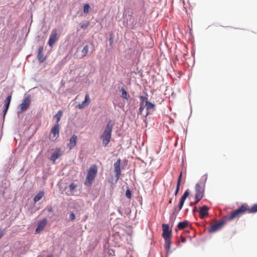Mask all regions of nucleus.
I'll return each instance as SVG.
<instances>
[{
	"label": "nucleus",
	"instance_id": "27",
	"mask_svg": "<svg viewBox=\"0 0 257 257\" xmlns=\"http://www.w3.org/2000/svg\"><path fill=\"white\" fill-rule=\"evenodd\" d=\"M90 10V7L89 4H86L84 5L83 7V12L85 14H87L89 12Z\"/></svg>",
	"mask_w": 257,
	"mask_h": 257
},
{
	"label": "nucleus",
	"instance_id": "15",
	"mask_svg": "<svg viewBox=\"0 0 257 257\" xmlns=\"http://www.w3.org/2000/svg\"><path fill=\"white\" fill-rule=\"evenodd\" d=\"M208 210L209 208L206 206H203V207H201L199 211L200 218H203L205 216L208 215Z\"/></svg>",
	"mask_w": 257,
	"mask_h": 257
},
{
	"label": "nucleus",
	"instance_id": "36",
	"mask_svg": "<svg viewBox=\"0 0 257 257\" xmlns=\"http://www.w3.org/2000/svg\"><path fill=\"white\" fill-rule=\"evenodd\" d=\"M185 199L184 198H181L180 199V202H182V203H184L185 201Z\"/></svg>",
	"mask_w": 257,
	"mask_h": 257
},
{
	"label": "nucleus",
	"instance_id": "20",
	"mask_svg": "<svg viewBox=\"0 0 257 257\" xmlns=\"http://www.w3.org/2000/svg\"><path fill=\"white\" fill-rule=\"evenodd\" d=\"M44 191H40L34 198V203H36L39 201L40 199H41L44 196Z\"/></svg>",
	"mask_w": 257,
	"mask_h": 257
},
{
	"label": "nucleus",
	"instance_id": "21",
	"mask_svg": "<svg viewBox=\"0 0 257 257\" xmlns=\"http://www.w3.org/2000/svg\"><path fill=\"white\" fill-rule=\"evenodd\" d=\"M182 173L181 172L180 174V175L178 178V180H177V184L176 189L175 192V195H177V194L178 193V192L179 190V188H180L181 181H182Z\"/></svg>",
	"mask_w": 257,
	"mask_h": 257
},
{
	"label": "nucleus",
	"instance_id": "38",
	"mask_svg": "<svg viewBox=\"0 0 257 257\" xmlns=\"http://www.w3.org/2000/svg\"><path fill=\"white\" fill-rule=\"evenodd\" d=\"M10 103H9L6 102V103H5V108H9V107L10 106Z\"/></svg>",
	"mask_w": 257,
	"mask_h": 257
},
{
	"label": "nucleus",
	"instance_id": "42",
	"mask_svg": "<svg viewBox=\"0 0 257 257\" xmlns=\"http://www.w3.org/2000/svg\"><path fill=\"white\" fill-rule=\"evenodd\" d=\"M196 207H195V208H194V209H193V211H196Z\"/></svg>",
	"mask_w": 257,
	"mask_h": 257
},
{
	"label": "nucleus",
	"instance_id": "3",
	"mask_svg": "<svg viewBox=\"0 0 257 257\" xmlns=\"http://www.w3.org/2000/svg\"><path fill=\"white\" fill-rule=\"evenodd\" d=\"M97 173V168L96 165H93L89 168L84 183L86 186H90L92 184Z\"/></svg>",
	"mask_w": 257,
	"mask_h": 257
},
{
	"label": "nucleus",
	"instance_id": "29",
	"mask_svg": "<svg viewBox=\"0 0 257 257\" xmlns=\"http://www.w3.org/2000/svg\"><path fill=\"white\" fill-rule=\"evenodd\" d=\"M140 98L141 100V102H143V103H144V102L145 101V104L146 103V101H149L148 100V97L147 96H141L140 97Z\"/></svg>",
	"mask_w": 257,
	"mask_h": 257
},
{
	"label": "nucleus",
	"instance_id": "28",
	"mask_svg": "<svg viewBox=\"0 0 257 257\" xmlns=\"http://www.w3.org/2000/svg\"><path fill=\"white\" fill-rule=\"evenodd\" d=\"M145 107L146 106L144 105V103H143V102H141L140 107L139 108V112L141 115L143 114V111L144 110Z\"/></svg>",
	"mask_w": 257,
	"mask_h": 257
},
{
	"label": "nucleus",
	"instance_id": "4",
	"mask_svg": "<svg viewBox=\"0 0 257 257\" xmlns=\"http://www.w3.org/2000/svg\"><path fill=\"white\" fill-rule=\"evenodd\" d=\"M31 99V97L30 94L27 95L25 97L22 103L19 105L20 109L19 110V113H22L28 108L30 104Z\"/></svg>",
	"mask_w": 257,
	"mask_h": 257
},
{
	"label": "nucleus",
	"instance_id": "16",
	"mask_svg": "<svg viewBox=\"0 0 257 257\" xmlns=\"http://www.w3.org/2000/svg\"><path fill=\"white\" fill-rule=\"evenodd\" d=\"M61 152L60 149H56L50 157V160L55 163V161L61 155Z\"/></svg>",
	"mask_w": 257,
	"mask_h": 257
},
{
	"label": "nucleus",
	"instance_id": "24",
	"mask_svg": "<svg viewBox=\"0 0 257 257\" xmlns=\"http://www.w3.org/2000/svg\"><path fill=\"white\" fill-rule=\"evenodd\" d=\"M88 49H89V47L88 45H86L84 47L83 49L82 50V51H81L82 57H84L85 56H86V55L87 54L88 52Z\"/></svg>",
	"mask_w": 257,
	"mask_h": 257
},
{
	"label": "nucleus",
	"instance_id": "1",
	"mask_svg": "<svg viewBox=\"0 0 257 257\" xmlns=\"http://www.w3.org/2000/svg\"><path fill=\"white\" fill-rule=\"evenodd\" d=\"M112 128L113 124L111 123V120H109L106 124L104 131L100 137L104 147H106L110 141Z\"/></svg>",
	"mask_w": 257,
	"mask_h": 257
},
{
	"label": "nucleus",
	"instance_id": "5",
	"mask_svg": "<svg viewBox=\"0 0 257 257\" xmlns=\"http://www.w3.org/2000/svg\"><path fill=\"white\" fill-rule=\"evenodd\" d=\"M203 197V189L198 183L195 186V201L194 204H196Z\"/></svg>",
	"mask_w": 257,
	"mask_h": 257
},
{
	"label": "nucleus",
	"instance_id": "14",
	"mask_svg": "<svg viewBox=\"0 0 257 257\" xmlns=\"http://www.w3.org/2000/svg\"><path fill=\"white\" fill-rule=\"evenodd\" d=\"M183 205H184L183 203L179 202V204L178 205V209L177 207H175L174 208V211L170 216V220H174L176 218L177 214L182 209V208L183 206Z\"/></svg>",
	"mask_w": 257,
	"mask_h": 257
},
{
	"label": "nucleus",
	"instance_id": "31",
	"mask_svg": "<svg viewBox=\"0 0 257 257\" xmlns=\"http://www.w3.org/2000/svg\"><path fill=\"white\" fill-rule=\"evenodd\" d=\"M125 195L128 198H131L132 196L131 192L130 190H127L125 192Z\"/></svg>",
	"mask_w": 257,
	"mask_h": 257
},
{
	"label": "nucleus",
	"instance_id": "19",
	"mask_svg": "<svg viewBox=\"0 0 257 257\" xmlns=\"http://www.w3.org/2000/svg\"><path fill=\"white\" fill-rule=\"evenodd\" d=\"M165 249L167 252L166 257H168L169 255V252L171 248V238H168L165 239Z\"/></svg>",
	"mask_w": 257,
	"mask_h": 257
},
{
	"label": "nucleus",
	"instance_id": "12",
	"mask_svg": "<svg viewBox=\"0 0 257 257\" xmlns=\"http://www.w3.org/2000/svg\"><path fill=\"white\" fill-rule=\"evenodd\" d=\"M44 48L43 46H40L38 48L37 58L40 63H42L46 60V57L43 55Z\"/></svg>",
	"mask_w": 257,
	"mask_h": 257
},
{
	"label": "nucleus",
	"instance_id": "6",
	"mask_svg": "<svg viewBox=\"0 0 257 257\" xmlns=\"http://www.w3.org/2000/svg\"><path fill=\"white\" fill-rule=\"evenodd\" d=\"M59 36L57 33V30L54 29L52 31V32L50 35L49 39L48 41V45L50 47H52L56 42L58 40Z\"/></svg>",
	"mask_w": 257,
	"mask_h": 257
},
{
	"label": "nucleus",
	"instance_id": "43",
	"mask_svg": "<svg viewBox=\"0 0 257 257\" xmlns=\"http://www.w3.org/2000/svg\"><path fill=\"white\" fill-rule=\"evenodd\" d=\"M169 203H172V200L171 199L170 201H169Z\"/></svg>",
	"mask_w": 257,
	"mask_h": 257
},
{
	"label": "nucleus",
	"instance_id": "45",
	"mask_svg": "<svg viewBox=\"0 0 257 257\" xmlns=\"http://www.w3.org/2000/svg\"><path fill=\"white\" fill-rule=\"evenodd\" d=\"M81 28H84V26H81Z\"/></svg>",
	"mask_w": 257,
	"mask_h": 257
},
{
	"label": "nucleus",
	"instance_id": "11",
	"mask_svg": "<svg viewBox=\"0 0 257 257\" xmlns=\"http://www.w3.org/2000/svg\"><path fill=\"white\" fill-rule=\"evenodd\" d=\"M90 97H89V95L88 93H87L85 94L84 100L81 103L79 104L77 107L78 108H79V109H82L84 107H85V106H87V105H88V104L90 103Z\"/></svg>",
	"mask_w": 257,
	"mask_h": 257
},
{
	"label": "nucleus",
	"instance_id": "10",
	"mask_svg": "<svg viewBox=\"0 0 257 257\" xmlns=\"http://www.w3.org/2000/svg\"><path fill=\"white\" fill-rule=\"evenodd\" d=\"M120 160L118 159L117 161L114 163V171L115 172V177L116 178V179L118 180L120 176L121 175V170H120Z\"/></svg>",
	"mask_w": 257,
	"mask_h": 257
},
{
	"label": "nucleus",
	"instance_id": "39",
	"mask_svg": "<svg viewBox=\"0 0 257 257\" xmlns=\"http://www.w3.org/2000/svg\"><path fill=\"white\" fill-rule=\"evenodd\" d=\"M8 109V108H5V109H4L3 112H4V115L6 114V112H7Z\"/></svg>",
	"mask_w": 257,
	"mask_h": 257
},
{
	"label": "nucleus",
	"instance_id": "37",
	"mask_svg": "<svg viewBox=\"0 0 257 257\" xmlns=\"http://www.w3.org/2000/svg\"><path fill=\"white\" fill-rule=\"evenodd\" d=\"M185 199L184 198H181L180 199V202H182V203H184L185 201Z\"/></svg>",
	"mask_w": 257,
	"mask_h": 257
},
{
	"label": "nucleus",
	"instance_id": "25",
	"mask_svg": "<svg viewBox=\"0 0 257 257\" xmlns=\"http://www.w3.org/2000/svg\"><path fill=\"white\" fill-rule=\"evenodd\" d=\"M256 212H257V204H254L251 208L248 207L247 213H254Z\"/></svg>",
	"mask_w": 257,
	"mask_h": 257
},
{
	"label": "nucleus",
	"instance_id": "18",
	"mask_svg": "<svg viewBox=\"0 0 257 257\" xmlns=\"http://www.w3.org/2000/svg\"><path fill=\"white\" fill-rule=\"evenodd\" d=\"M60 132L59 124H55L52 128L51 133L55 137L56 136H58Z\"/></svg>",
	"mask_w": 257,
	"mask_h": 257
},
{
	"label": "nucleus",
	"instance_id": "13",
	"mask_svg": "<svg viewBox=\"0 0 257 257\" xmlns=\"http://www.w3.org/2000/svg\"><path fill=\"white\" fill-rule=\"evenodd\" d=\"M77 141V136L75 135H73L69 140V142L67 144V147L72 150L76 145Z\"/></svg>",
	"mask_w": 257,
	"mask_h": 257
},
{
	"label": "nucleus",
	"instance_id": "30",
	"mask_svg": "<svg viewBox=\"0 0 257 257\" xmlns=\"http://www.w3.org/2000/svg\"><path fill=\"white\" fill-rule=\"evenodd\" d=\"M76 187V185L74 183H71L69 186V189L71 192L73 191Z\"/></svg>",
	"mask_w": 257,
	"mask_h": 257
},
{
	"label": "nucleus",
	"instance_id": "8",
	"mask_svg": "<svg viewBox=\"0 0 257 257\" xmlns=\"http://www.w3.org/2000/svg\"><path fill=\"white\" fill-rule=\"evenodd\" d=\"M163 233L162 236L164 239L171 238L172 231L169 230V226L167 224L162 225Z\"/></svg>",
	"mask_w": 257,
	"mask_h": 257
},
{
	"label": "nucleus",
	"instance_id": "34",
	"mask_svg": "<svg viewBox=\"0 0 257 257\" xmlns=\"http://www.w3.org/2000/svg\"><path fill=\"white\" fill-rule=\"evenodd\" d=\"M75 218V215L74 213L72 212L69 215V219L71 220H73Z\"/></svg>",
	"mask_w": 257,
	"mask_h": 257
},
{
	"label": "nucleus",
	"instance_id": "40",
	"mask_svg": "<svg viewBox=\"0 0 257 257\" xmlns=\"http://www.w3.org/2000/svg\"><path fill=\"white\" fill-rule=\"evenodd\" d=\"M185 240H186V239L185 238H182L181 240L182 242H184L185 241Z\"/></svg>",
	"mask_w": 257,
	"mask_h": 257
},
{
	"label": "nucleus",
	"instance_id": "17",
	"mask_svg": "<svg viewBox=\"0 0 257 257\" xmlns=\"http://www.w3.org/2000/svg\"><path fill=\"white\" fill-rule=\"evenodd\" d=\"M145 106H146V109H147V112H146V114L145 115V116H147L150 113V111L151 110H154L155 109V104H154V103H152L149 101H146V103L145 104Z\"/></svg>",
	"mask_w": 257,
	"mask_h": 257
},
{
	"label": "nucleus",
	"instance_id": "41",
	"mask_svg": "<svg viewBox=\"0 0 257 257\" xmlns=\"http://www.w3.org/2000/svg\"><path fill=\"white\" fill-rule=\"evenodd\" d=\"M47 257H53L52 255H49Z\"/></svg>",
	"mask_w": 257,
	"mask_h": 257
},
{
	"label": "nucleus",
	"instance_id": "2",
	"mask_svg": "<svg viewBox=\"0 0 257 257\" xmlns=\"http://www.w3.org/2000/svg\"><path fill=\"white\" fill-rule=\"evenodd\" d=\"M248 206L246 204H242L238 209L232 212L230 215H226L225 218L227 220H231L239 217L242 214L247 212Z\"/></svg>",
	"mask_w": 257,
	"mask_h": 257
},
{
	"label": "nucleus",
	"instance_id": "35",
	"mask_svg": "<svg viewBox=\"0 0 257 257\" xmlns=\"http://www.w3.org/2000/svg\"><path fill=\"white\" fill-rule=\"evenodd\" d=\"M48 212H51L53 211V207L52 206H48L47 208Z\"/></svg>",
	"mask_w": 257,
	"mask_h": 257
},
{
	"label": "nucleus",
	"instance_id": "7",
	"mask_svg": "<svg viewBox=\"0 0 257 257\" xmlns=\"http://www.w3.org/2000/svg\"><path fill=\"white\" fill-rule=\"evenodd\" d=\"M224 223L225 222L223 220H220L216 223L211 224L210 227L208 228V231L210 233L215 232L221 229Z\"/></svg>",
	"mask_w": 257,
	"mask_h": 257
},
{
	"label": "nucleus",
	"instance_id": "44",
	"mask_svg": "<svg viewBox=\"0 0 257 257\" xmlns=\"http://www.w3.org/2000/svg\"><path fill=\"white\" fill-rule=\"evenodd\" d=\"M81 28H84V26H81Z\"/></svg>",
	"mask_w": 257,
	"mask_h": 257
},
{
	"label": "nucleus",
	"instance_id": "23",
	"mask_svg": "<svg viewBox=\"0 0 257 257\" xmlns=\"http://www.w3.org/2000/svg\"><path fill=\"white\" fill-rule=\"evenodd\" d=\"M188 225V221L180 222L177 225L179 229H183Z\"/></svg>",
	"mask_w": 257,
	"mask_h": 257
},
{
	"label": "nucleus",
	"instance_id": "33",
	"mask_svg": "<svg viewBox=\"0 0 257 257\" xmlns=\"http://www.w3.org/2000/svg\"><path fill=\"white\" fill-rule=\"evenodd\" d=\"M12 98V93L8 96V97L6 98V102L10 103L11 100Z\"/></svg>",
	"mask_w": 257,
	"mask_h": 257
},
{
	"label": "nucleus",
	"instance_id": "32",
	"mask_svg": "<svg viewBox=\"0 0 257 257\" xmlns=\"http://www.w3.org/2000/svg\"><path fill=\"white\" fill-rule=\"evenodd\" d=\"M189 194V191L188 190H186L181 197L186 199L187 197L188 196Z\"/></svg>",
	"mask_w": 257,
	"mask_h": 257
},
{
	"label": "nucleus",
	"instance_id": "26",
	"mask_svg": "<svg viewBox=\"0 0 257 257\" xmlns=\"http://www.w3.org/2000/svg\"><path fill=\"white\" fill-rule=\"evenodd\" d=\"M122 92V97L126 99H128L129 95L128 94L127 92L125 91L124 88H122L121 90Z\"/></svg>",
	"mask_w": 257,
	"mask_h": 257
},
{
	"label": "nucleus",
	"instance_id": "9",
	"mask_svg": "<svg viewBox=\"0 0 257 257\" xmlns=\"http://www.w3.org/2000/svg\"><path fill=\"white\" fill-rule=\"evenodd\" d=\"M47 223V220L46 218H44L41 220H40L38 223V226L36 228L35 233H38L40 231H43Z\"/></svg>",
	"mask_w": 257,
	"mask_h": 257
},
{
	"label": "nucleus",
	"instance_id": "22",
	"mask_svg": "<svg viewBox=\"0 0 257 257\" xmlns=\"http://www.w3.org/2000/svg\"><path fill=\"white\" fill-rule=\"evenodd\" d=\"M63 115V111L61 110H59L57 113L54 116V118L56 119V122L55 124H59V122Z\"/></svg>",
	"mask_w": 257,
	"mask_h": 257
}]
</instances>
